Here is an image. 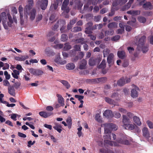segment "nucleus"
Wrapping results in <instances>:
<instances>
[{
  "instance_id": "f257e3e1",
  "label": "nucleus",
  "mask_w": 153,
  "mask_h": 153,
  "mask_svg": "<svg viewBox=\"0 0 153 153\" xmlns=\"http://www.w3.org/2000/svg\"><path fill=\"white\" fill-rule=\"evenodd\" d=\"M33 5V0H28L24 10V15L23 13V8L20 5L19 8V11L20 16V23L21 25L23 27H25L27 25L26 20L27 19V14L30 10L32 8Z\"/></svg>"
},
{
  "instance_id": "f03ea898",
  "label": "nucleus",
  "mask_w": 153,
  "mask_h": 153,
  "mask_svg": "<svg viewBox=\"0 0 153 153\" xmlns=\"http://www.w3.org/2000/svg\"><path fill=\"white\" fill-rule=\"evenodd\" d=\"M135 38L137 40L136 43L137 45V49L139 51L142 50L143 53L147 52L148 50V48L147 46L144 45L146 37L143 36L140 37V36H136Z\"/></svg>"
},
{
  "instance_id": "7ed1b4c3",
  "label": "nucleus",
  "mask_w": 153,
  "mask_h": 153,
  "mask_svg": "<svg viewBox=\"0 0 153 153\" xmlns=\"http://www.w3.org/2000/svg\"><path fill=\"white\" fill-rule=\"evenodd\" d=\"M122 123L123 124L122 126L126 129L132 130L134 128V125L130 124V119L128 118V117L125 115H123Z\"/></svg>"
},
{
  "instance_id": "20e7f679",
  "label": "nucleus",
  "mask_w": 153,
  "mask_h": 153,
  "mask_svg": "<svg viewBox=\"0 0 153 153\" xmlns=\"http://www.w3.org/2000/svg\"><path fill=\"white\" fill-rule=\"evenodd\" d=\"M112 137L113 140H114L116 138V135L113 134H111V133H109V135H108L107 139H104V145H109L111 146H119V144L117 143L114 141H111L110 140H111V137Z\"/></svg>"
},
{
  "instance_id": "39448f33",
  "label": "nucleus",
  "mask_w": 153,
  "mask_h": 153,
  "mask_svg": "<svg viewBox=\"0 0 153 153\" xmlns=\"http://www.w3.org/2000/svg\"><path fill=\"white\" fill-rule=\"evenodd\" d=\"M102 127H104V131L105 134L104 135V138L105 139H107L108 135H109V133L111 132V123H105L102 124L101 125Z\"/></svg>"
},
{
  "instance_id": "423d86ee",
  "label": "nucleus",
  "mask_w": 153,
  "mask_h": 153,
  "mask_svg": "<svg viewBox=\"0 0 153 153\" xmlns=\"http://www.w3.org/2000/svg\"><path fill=\"white\" fill-rule=\"evenodd\" d=\"M69 2V0H65L63 3L61 7L62 10L64 11L63 13H62L63 15L64 14V13H68L69 11V8L68 7Z\"/></svg>"
},
{
  "instance_id": "0eeeda50",
  "label": "nucleus",
  "mask_w": 153,
  "mask_h": 153,
  "mask_svg": "<svg viewBox=\"0 0 153 153\" xmlns=\"http://www.w3.org/2000/svg\"><path fill=\"white\" fill-rule=\"evenodd\" d=\"M130 81V78H128L126 77H123L117 81V84L119 86H122Z\"/></svg>"
},
{
  "instance_id": "6e6552de",
  "label": "nucleus",
  "mask_w": 153,
  "mask_h": 153,
  "mask_svg": "<svg viewBox=\"0 0 153 153\" xmlns=\"http://www.w3.org/2000/svg\"><path fill=\"white\" fill-rule=\"evenodd\" d=\"M37 3L40 6L42 10H44L47 6L48 0H41L40 1H38Z\"/></svg>"
},
{
  "instance_id": "1a4fd4ad",
  "label": "nucleus",
  "mask_w": 153,
  "mask_h": 153,
  "mask_svg": "<svg viewBox=\"0 0 153 153\" xmlns=\"http://www.w3.org/2000/svg\"><path fill=\"white\" fill-rule=\"evenodd\" d=\"M30 72L32 74L36 76L42 75L43 73L42 71L39 70H36L33 68L29 69Z\"/></svg>"
},
{
  "instance_id": "9d476101",
  "label": "nucleus",
  "mask_w": 153,
  "mask_h": 153,
  "mask_svg": "<svg viewBox=\"0 0 153 153\" xmlns=\"http://www.w3.org/2000/svg\"><path fill=\"white\" fill-rule=\"evenodd\" d=\"M132 86L133 88L131 91V96L133 98L136 97L138 95L137 91L138 90L139 88L134 85H133Z\"/></svg>"
},
{
  "instance_id": "9b49d317",
  "label": "nucleus",
  "mask_w": 153,
  "mask_h": 153,
  "mask_svg": "<svg viewBox=\"0 0 153 153\" xmlns=\"http://www.w3.org/2000/svg\"><path fill=\"white\" fill-rule=\"evenodd\" d=\"M100 61V58L95 59L94 58H91L89 60V64L91 66H94L98 63Z\"/></svg>"
},
{
  "instance_id": "f8f14e48",
  "label": "nucleus",
  "mask_w": 153,
  "mask_h": 153,
  "mask_svg": "<svg viewBox=\"0 0 153 153\" xmlns=\"http://www.w3.org/2000/svg\"><path fill=\"white\" fill-rule=\"evenodd\" d=\"M127 0H114L112 4L113 7H115L118 4L122 5L127 2Z\"/></svg>"
},
{
  "instance_id": "ddd939ff",
  "label": "nucleus",
  "mask_w": 153,
  "mask_h": 153,
  "mask_svg": "<svg viewBox=\"0 0 153 153\" xmlns=\"http://www.w3.org/2000/svg\"><path fill=\"white\" fill-rule=\"evenodd\" d=\"M28 14L30 16V19L33 21V20L35 18L36 15V9L33 8L31 10L30 13H28Z\"/></svg>"
},
{
  "instance_id": "4468645a",
  "label": "nucleus",
  "mask_w": 153,
  "mask_h": 153,
  "mask_svg": "<svg viewBox=\"0 0 153 153\" xmlns=\"http://www.w3.org/2000/svg\"><path fill=\"white\" fill-rule=\"evenodd\" d=\"M117 142L119 143L127 145L130 144L129 142L125 138L118 139Z\"/></svg>"
},
{
  "instance_id": "2eb2a0df",
  "label": "nucleus",
  "mask_w": 153,
  "mask_h": 153,
  "mask_svg": "<svg viewBox=\"0 0 153 153\" xmlns=\"http://www.w3.org/2000/svg\"><path fill=\"white\" fill-rule=\"evenodd\" d=\"M58 98L57 100L58 102L61 104V105L63 106L65 105L64 99L60 94H57L56 95Z\"/></svg>"
},
{
  "instance_id": "dca6fc26",
  "label": "nucleus",
  "mask_w": 153,
  "mask_h": 153,
  "mask_svg": "<svg viewBox=\"0 0 153 153\" xmlns=\"http://www.w3.org/2000/svg\"><path fill=\"white\" fill-rule=\"evenodd\" d=\"M103 115L106 117L109 118L113 117V114L112 111L109 110H106L103 113Z\"/></svg>"
},
{
  "instance_id": "f3484780",
  "label": "nucleus",
  "mask_w": 153,
  "mask_h": 153,
  "mask_svg": "<svg viewBox=\"0 0 153 153\" xmlns=\"http://www.w3.org/2000/svg\"><path fill=\"white\" fill-rule=\"evenodd\" d=\"M133 121L134 124L138 126H140L141 124V122L140 119L136 116H134L133 118Z\"/></svg>"
},
{
  "instance_id": "a211bd4d",
  "label": "nucleus",
  "mask_w": 153,
  "mask_h": 153,
  "mask_svg": "<svg viewBox=\"0 0 153 153\" xmlns=\"http://www.w3.org/2000/svg\"><path fill=\"white\" fill-rule=\"evenodd\" d=\"M142 132L143 135L147 138H148L150 137V134L149 132L148 131V129L146 127H144L142 129Z\"/></svg>"
},
{
  "instance_id": "6ab92c4d",
  "label": "nucleus",
  "mask_w": 153,
  "mask_h": 153,
  "mask_svg": "<svg viewBox=\"0 0 153 153\" xmlns=\"http://www.w3.org/2000/svg\"><path fill=\"white\" fill-rule=\"evenodd\" d=\"M39 114L41 116L46 118L50 116L52 113L51 112H47L45 111H42L39 112Z\"/></svg>"
},
{
  "instance_id": "aec40b11",
  "label": "nucleus",
  "mask_w": 153,
  "mask_h": 153,
  "mask_svg": "<svg viewBox=\"0 0 153 153\" xmlns=\"http://www.w3.org/2000/svg\"><path fill=\"white\" fill-rule=\"evenodd\" d=\"M104 100L108 104L113 105H117L116 102L113 100L108 97H105L104 98Z\"/></svg>"
},
{
  "instance_id": "412c9836",
  "label": "nucleus",
  "mask_w": 153,
  "mask_h": 153,
  "mask_svg": "<svg viewBox=\"0 0 153 153\" xmlns=\"http://www.w3.org/2000/svg\"><path fill=\"white\" fill-rule=\"evenodd\" d=\"M54 129L56 130L59 133H60L62 131V126L60 124L57 123H55V126L53 127Z\"/></svg>"
},
{
  "instance_id": "4be33fe9",
  "label": "nucleus",
  "mask_w": 153,
  "mask_h": 153,
  "mask_svg": "<svg viewBox=\"0 0 153 153\" xmlns=\"http://www.w3.org/2000/svg\"><path fill=\"white\" fill-rule=\"evenodd\" d=\"M143 7L146 10L151 9H152V4L149 2H146L143 4Z\"/></svg>"
},
{
  "instance_id": "5701e85b",
  "label": "nucleus",
  "mask_w": 153,
  "mask_h": 153,
  "mask_svg": "<svg viewBox=\"0 0 153 153\" xmlns=\"http://www.w3.org/2000/svg\"><path fill=\"white\" fill-rule=\"evenodd\" d=\"M114 55L112 53H110L108 56L107 58V62L110 64L113 62Z\"/></svg>"
},
{
  "instance_id": "b1692460",
  "label": "nucleus",
  "mask_w": 153,
  "mask_h": 153,
  "mask_svg": "<svg viewBox=\"0 0 153 153\" xmlns=\"http://www.w3.org/2000/svg\"><path fill=\"white\" fill-rule=\"evenodd\" d=\"M127 13L132 15L135 16L139 14L140 11L139 10H131L127 11Z\"/></svg>"
},
{
  "instance_id": "393cba45",
  "label": "nucleus",
  "mask_w": 153,
  "mask_h": 153,
  "mask_svg": "<svg viewBox=\"0 0 153 153\" xmlns=\"http://www.w3.org/2000/svg\"><path fill=\"white\" fill-rule=\"evenodd\" d=\"M118 56L121 59H123L125 57V53L123 51H118L117 52Z\"/></svg>"
},
{
  "instance_id": "a878e982",
  "label": "nucleus",
  "mask_w": 153,
  "mask_h": 153,
  "mask_svg": "<svg viewBox=\"0 0 153 153\" xmlns=\"http://www.w3.org/2000/svg\"><path fill=\"white\" fill-rule=\"evenodd\" d=\"M86 64L87 62L84 59L82 60L80 62L79 68L80 69H85V68Z\"/></svg>"
},
{
  "instance_id": "bb28decb",
  "label": "nucleus",
  "mask_w": 153,
  "mask_h": 153,
  "mask_svg": "<svg viewBox=\"0 0 153 153\" xmlns=\"http://www.w3.org/2000/svg\"><path fill=\"white\" fill-rule=\"evenodd\" d=\"M134 1V0H129L127 4L122 9L123 10H127L130 7L131 4Z\"/></svg>"
},
{
  "instance_id": "cd10ccee",
  "label": "nucleus",
  "mask_w": 153,
  "mask_h": 153,
  "mask_svg": "<svg viewBox=\"0 0 153 153\" xmlns=\"http://www.w3.org/2000/svg\"><path fill=\"white\" fill-rule=\"evenodd\" d=\"M19 74V71L16 70H14L13 71V72L12 73V75L16 79H17L19 78L18 76Z\"/></svg>"
},
{
  "instance_id": "c85d7f7f",
  "label": "nucleus",
  "mask_w": 153,
  "mask_h": 153,
  "mask_svg": "<svg viewBox=\"0 0 153 153\" xmlns=\"http://www.w3.org/2000/svg\"><path fill=\"white\" fill-rule=\"evenodd\" d=\"M66 67L67 69L72 70L74 68L75 66L74 64L71 63L67 64Z\"/></svg>"
},
{
  "instance_id": "c756f323",
  "label": "nucleus",
  "mask_w": 153,
  "mask_h": 153,
  "mask_svg": "<svg viewBox=\"0 0 153 153\" xmlns=\"http://www.w3.org/2000/svg\"><path fill=\"white\" fill-rule=\"evenodd\" d=\"M60 82L65 86L67 89H68L70 88V85L67 81L64 80H61L60 81Z\"/></svg>"
},
{
  "instance_id": "7c9ffc66",
  "label": "nucleus",
  "mask_w": 153,
  "mask_h": 153,
  "mask_svg": "<svg viewBox=\"0 0 153 153\" xmlns=\"http://www.w3.org/2000/svg\"><path fill=\"white\" fill-rule=\"evenodd\" d=\"M117 26V24L115 22L111 23L108 25V27L109 28H116Z\"/></svg>"
},
{
  "instance_id": "2f4dec72",
  "label": "nucleus",
  "mask_w": 153,
  "mask_h": 153,
  "mask_svg": "<svg viewBox=\"0 0 153 153\" xmlns=\"http://www.w3.org/2000/svg\"><path fill=\"white\" fill-rule=\"evenodd\" d=\"M8 90L9 93L11 95L13 96L15 94V90L13 87H8Z\"/></svg>"
},
{
  "instance_id": "473e14b6",
  "label": "nucleus",
  "mask_w": 153,
  "mask_h": 153,
  "mask_svg": "<svg viewBox=\"0 0 153 153\" xmlns=\"http://www.w3.org/2000/svg\"><path fill=\"white\" fill-rule=\"evenodd\" d=\"M95 119L98 122L101 123L102 120L100 114H97L95 116Z\"/></svg>"
},
{
  "instance_id": "72a5a7b5",
  "label": "nucleus",
  "mask_w": 153,
  "mask_h": 153,
  "mask_svg": "<svg viewBox=\"0 0 153 153\" xmlns=\"http://www.w3.org/2000/svg\"><path fill=\"white\" fill-rule=\"evenodd\" d=\"M118 97V94L117 92H114L113 93L111 96V97L112 98L115 99L116 100H117L119 99Z\"/></svg>"
},
{
  "instance_id": "f704fd0d",
  "label": "nucleus",
  "mask_w": 153,
  "mask_h": 153,
  "mask_svg": "<svg viewBox=\"0 0 153 153\" xmlns=\"http://www.w3.org/2000/svg\"><path fill=\"white\" fill-rule=\"evenodd\" d=\"M105 65L106 63L105 60H103L101 64L99 66V68L102 69L104 68L105 67Z\"/></svg>"
},
{
  "instance_id": "c9c22d12",
  "label": "nucleus",
  "mask_w": 153,
  "mask_h": 153,
  "mask_svg": "<svg viewBox=\"0 0 153 153\" xmlns=\"http://www.w3.org/2000/svg\"><path fill=\"white\" fill-rule=\"evenodd\" d=\"M110 52V50L108 49H106L104 50L103 51V56L105 57L108 56Z\"/></svg>"
},
{
  "instance_id": "e433bc0d",
  "label": "nucleus",
  "mask_w": 153,
  "mask_h": 153,
  "mask_svg": "<svg viewBox=\"0 0 153 153\" xmlns=\"http://www.w3.org/2000/svg\"><path fill=\"white\" fill-rule=\"evenodd\" d=\"M113 114V117L117 119L120 118L121 116L120 114L117 111H114Z\"/></svg>"
},
{
  "instance_id": "4c0bfd02",
  "label": "nucleus",
  "mask_w": 153,
  "mask_h": 153,
  "mask_svg": "<svg viewBox=\"0 0 153 153\" xmlns=\"http://www.w3.org/2000/svg\"><path fill=\"white\" fill-rule=\"evenodd\" d=\"M136 21V19L134 18H133L132 21L128 22L127 23L128 24L132 26H134L135 24Z\"/></svg>"
},
{
  "instance_id": "58836bf2",
  "label": "nucleus",
  "mask_w": 153,
  "mask_h": 153,
  "mask_svg": "<svg viewBox=\"0 0 153 153\" xmlns=\"http://www.w3.org/2000/svg\"><path fill=\"white\" fill-rule=\"evenodd\" d=\"M75 42L76 43H80L81 44H84V39L83 38H80L76 39Z\"/></svg>"
},
{
  "instance_id": "ea45409f",
  "label": "nucleus",
  "mask_w": 153,
  "mask_h": 153,
  "mask_svg": "<svg viewBox=\"0 0 153 153\" xmlns=\"http://www.w3.org/2000/svg\"><path fill=\"white\" fill-rule=\"evenodd\" d=\"M118 110L122 114H126L127 112L126 109L122 108H119Z\"/></svg>"
},
{
  "instance_id": "a19ab883",
  "label": "nucleus",
  "mask_w": 153,
  "mask_h": 153,
  "mask_svg": "<svg viewBox=\"0 0 153 153\" xmlns=\"http://www.w3.org/2000/svg\"><path fill=\"white\" fill-rule=\"evenodd\" d=\"M67 36L66 34H63L61 36V39L62 41L64 42L67 40Z\"/></svg>"
},
{
  "instance_id": "79ce46f5",
  "label": "nucleus",
  "mask_w": 153,
  "mask_h": 153,
  "mask_svg": "<svg viewBox=\"0 0 153 153\" xmlns=\"http://www.w3.org/2000/svg\"><path fill=\"white\" fill-rule=\"evenodd\" d=\"M138 21L140 22L144 23L146 21L145 18L142 16H139L138 18Z\"/></svg>"
},
{
  "instance_id": "37998d69",
  "label": "nucleus",
  "mask_w": 153,
  "mask_h": 153,
  "mask_svg": "<svg viewBox=\"0 0 153 153\" xmlns=\"http://www.w3.org/2000/svg\"><path fill=\"white\" fill-rule=\"evenodd\" d=\"M114 33V31L112 30H111L110 31H106L105 32V34L106 36H108V35L111 36Z\"/></svg>"
},
{
  "instance_id": "c03bdc74",
  "label": "nucleus",
  "mask_w": 153,
  "mask_h": 153,
  "mask_svg": "<svg viewBox=\"0 0 153 153\" xmlns=\"http://www.w3.org/2000/svg\"><path fill=\"white\" fill-rule=\"evenodd\" d=\"M4 104H5L6 106L8 107H13L15 106V104L14 103H12L10 104L7 101H4Z\"/></svg>"
},
{
  "instance_id": "a18cd8bd",
  "label": "nucleus",
  "mask_w": 153,
  "mask_h": 153,
  "mask_svg": "<svg viewBox=\"0 0 153 153\" xmlns=\"http://www.w3.org/2000/svg\"><path fill=\"white\" fill-rule=\"evenodd\" d=\"M146 123L149 128H153V123L151 121L148 120L146 122Z\"/></svg>"
},
{
  "instance_id": "49530a36",
  "label": "nucleus",
  "mask_w": 153,
  "mask_h": 153,
  "mask_svg": "<svg viewBox=\"0 0 153 153\" xmlns=\"http://www.w3.org/2000/svg\"><path fill=\"white\" fill-rule=\"evenodd\" d=\"M61 59L59 55H57L56 56L55 58L54 59V61L57 64H58Z\"/></svg>"
},
{
  "instance_id": "de8ad7c7",
  "label": "nucleus",
  "mask_w": 153,
  "mask_h": 153,
  "mask_svg": "<svg viewBox=\"0 0 153 153\" xmlns=\"http://www.w3.org/2000/svg\"><path fill=\"white\" fill-rule=\"evenodd\" d=\"M42 18V16L41 14H38L36 17V21L37 22L41 20Z\"/></svg>"
},
{
  "instance_id": "09e8293b",
  "label": "nucleus",
  "mask_w": 153,
  "mask_h": 153,
  "mask_svg": "<svg viewBox=\"0 0 153 153\" xmlns=\"http://www.w3.org/2000/svg\"><path fill=\"white\" fill-rule=\"evenodd\" d=\"M18 116V115L16 114H13L11 115L10 118L13 120L16 121V118L17 116Z\"/></svg>"
},
{
  "instance_id": "8fccbe9b",
  "label": "nucleus",
  "mask_w": 153,
  "mask_h": 153,
  "mask_svg": "<svg viewBox=\"0 0 153 153\" xmlns=\"http://www.w3.org/2000/svg\"><path fill=\"white\" fill-rule=\"evenodd\" d=\"M55 31L54 30H53L52 31H50L49 32L47 35V36L48 37H50L51 36H53L55 33Z\"/></svg>"
},
{
  "instance_id": "3c124183",
  "label": "nucleus",
  "mask_w": 153,
  "mask_h": 153,
  "mask_svg": "<svg viewBox=\"0 0 153 153\" xmlns=\"http://www.w3.org/2000/svg\"><path fill=\"white\" fill-rule=\"evenodd\" d=\"M66 121L68 125L72 124V119L71 117L70 116L68 117Z\"/></svg>"
},
{
  "instance_id": "603ef678",
  "label": "nucleus",
  "mask_w": 153,
  "mask_h": 153,
  "mask_svg": "<svg viewBox=\"0 0 153 153\" xmlns=\"http://www.w3.org/2000/svg\"><path fill=\"white\" fill-rule=\"evenodd\" d=\"M100 151L103 153H113V152L109 150L107 151L104 150L103 149H101Z\"/></svg>"
},
{
  "instance_id": "864d4df0",
  "label": "nucleus",
  "mask_w": 153,
  "mask_h": 153,
  "mask_svg": "<svg viewBox=\"0 0 153 153\" xmlns=\"http://www.w3.org/2000/svg\"><path fill=\"white\" fill-rule=\"evenodd\" d=\"M71 46L70 45H69L68 44L66 43L65 44L64 49L65 50H67L71 49Z\"/></svg>"
},
{
  "instance_id": "5fc2aeb1",
  "label": "nucleus",
  "mask_w": 153,
  "mask_h": 153,
  "mask_svg": "<svg viewBox=\"0 0 153 153\" xmlns=\"http://www.w3.org/2000/svg\"><path fill=\"white\" fill-rule=\"evenodd\" d=\"M4 75L5 76V78L7 79H9L10 78V75L8 74L7 71H5Z\"/></svg>"
},
{
  "instance_id": "6e6d98bb",
  "label": "nucleus",
  "mask_w": 153,
  "mask_h": 153,
  "mask_svg": "<svg viewBox=\"0 0 153 153\" xmlns=\"http://www.w3.org/2000/svg\"><path fill=\"white\" fill-rule=\"evenodd\" d=\"M117 126L111 123V130H113L114 131L116 130L117 129Z\"/></svg>"
},
{
  "instance_id": "4d7b16f0",
  "label": "nucleus",
  "mask_w": 153,
  "mask_h": 153,
  "mask_svg": "<svg viewBox=\"0 0 153 153\" xmlns=\"http://www.w3.org/2000/svg\"><path fill=\"white\" fill-rule=\"evenodd\" d=\"M120 36L119 35H117L111 38V40L112 41H116L120 39Z\"/></svg>"
},
{
  "instance_id": "13d9d810",
  "label": "nucleus",
  "mask_w": 153,
  "mask_h": 153,
  "mask_svg": "<svg viewBox=\"0 0 153 153\" xmlns=\"http://www.w3.org/2000/svg\"><path fill=\"white\" fill-rule=\"evenodd\" d=\"M62 22H63V23L64 22L63 21H62V20L60 21H58L54 25V27H53L54 29L55 30V29H56L58 28V27L59 26V25H58L59 24V23H62Z\"/></svg>"
},
{
  "instance_id": "bf43d9fd",
  "label": "nucleus",
  "mask_w": 153,
  "mask_h": 153,
  "mask_svg": "<svg viewBox=\"0 0 153 153\" xmlns=\"http://www.w3.org/2000/svg\"><path fill=\"white\" fill-rule=\"evenodd\" d=\"M66 63L67 62L65 60L61 59L58 64L60 65H64L66 64Z\"/></svg>"
},
{
  "instance_id": "052dcab7",
  "label": "nucleus",
  "mask_w": 153,
  "mask_h": 153,
  "mask_svg": "<svg viewBox=\"0 0 153 153\" xmlns=\"http://www.w3.org/2000/svg\"><path fill=\"white\" fill-rule=\"evenodd\" d=\"M75 97L76 98L78 99L79 101L83 99L84 98L83 96L79 95H75Z\"/></svg>"
},
{
  "instance_id": "680f3d73",
  "label": "nucleus",
  "mask_w": 153,
  "mask_h": 153,
  "mask_svg": "<svg viewBox=\"0 0 153 153\" xmlns=\"http://www.w3.org/2000/svg\"><path fill=\"white\" fill-rule=\"evenodd\" d=\"M30 75L29 73H27V74H25L24 76V78L25 79V80L26 81H28L30 80V78L28 76H29Z\"/></svg>"
},
{
  "instance_id": "e2e57ef3",
  "label": "nucleus",
  "mask_w": 153,
  "mask_h": 153,
  "mask_svg": "<svg viewBox=\"0 0 153 153\" xmlns=\"http://www.w3.org/2000/svg\"><path fill=\"white\" fill-rule=\"evenodd\" d=\"M127 49L130 53H132L134 51V49L133 48L128 47L127 48Z\"/></svg>"
},
{
  "instance_id": "0e129e2a",
  "label": "nucleus",
  "mask_w": 153,
  "mask_h": 153,
  "mask_svg": "<svg viewBox=\"0 0 153 153\" xmlns=\"http://www.w3.org/2000/svg\"><path fill=\"white\" fill-rule=\"evenodd\" d=\"M81 29L80 27H76L74 28V31L78 32L81 31Z\"/></svg>"
},
{
  "instance_id": "69168bd1",
  "label": "nucleus",
  "mask_w": 153,
  "mask_h": 153,
  "mask_svg": "<svg viewBox=\"0 0 153 153\" xmlns=\"http://www.w3.org/2000/svg\"><path fill=\"white\" fill-rule=\"evenodd\" d=\"M80 46L79 45H76L74 46V48L77 51H80Z\"/></svg>"
},
{
  "instance_id": "338daca9",
  "label": "nucleus",
  "mask_w": 153,
  "mask_h": 153,
  "mask_svg": "<svg viewBox=\"0 0 153 153\" xmlns=\"http://www.w3.org/2000/svg\"><path fill=\"white\" fill-rule=\"evenodd\" d=\"M3 82L4 83V85L6 86H8L10 85V83L7 80H4Z\"/></svg>"
},
{
  "instance_id": "774afa93",
  "label": "nucleus",
  "mask_w": 153,
  "mask_h": 153,
  "mask_svg": "<svg viewBox=\"0 0 153 153\" xmlns=\"http://www.w3.org/2000/svg\"><path fill=\"white\" fill-rule=\"evenodd\" d=\"M53 108L51 106H48L46 107V110L48 111H51L53 110Z\"/></svg>"
}]
</instances>
